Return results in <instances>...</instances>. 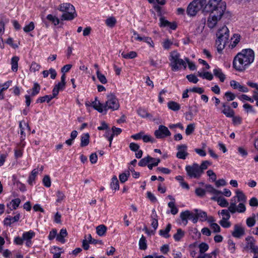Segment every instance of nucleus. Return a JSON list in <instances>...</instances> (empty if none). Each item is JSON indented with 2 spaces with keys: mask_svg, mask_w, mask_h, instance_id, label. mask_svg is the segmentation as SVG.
Segmentation results:
<instances>
[{
  "mask_svg": "<svg viewBox=\"0 0 258 258\" xmlns=\"http://www.w3.org/2000/svg\"><path fill=\"white\" fill-rule=\"evenodd\" d=\"M226 9V4L222 0H209L205 6L204 13H209L207 26L212 29L215 27L223 15Z\"/></svg>",
  "mask_w": 258,
  "mask_h": 258,
  "instance_id": "obj_1",
  "label": "nucleus"
},
{
  "mask_svg": "<svg viewBox=\"0 0 258 258\" xmlns=\"http://www.w3.org/2000/svg\"><path fill=\"white\" fill-rule=\"evenodd\" d=\"M254 59V52L250 48L243 49L234 57L233 68L239 72H243L251 64Z\"/></svg>",
  "mask_w": 258,
  "mask_h": 258,
  "instance_id": "obj_2",
  "label": "nucleus"
},
{
  "mask_svg": "<svg viewBox=\"0 0 258 258\" xmlns=\"http://www.w3.org/2000/svg\"><path fill=\"white\" fill-rule=\"evenodd\" d=\"M57 9L62 12L60 17L61 21H71L77 16L75 7L70 3L61 4L58 6Z\"/></svg>",
  "mask_w": 258,
  "mask_h": 258,
  "instance_id": "obj_3",
  "label": "nucleus"
},
{
  "mask_svg": "<svg viewBox=\"0 0 258 258\" xmlns=\"http://www.w3.org/2000/svg\"><path fill=\"white\" fill-rule=\"evenodd\" d=\"M217 39L216 40L217 49L219 53H221L228 42L229 37V31L226 26L219 29L216 33Z\"/></svg>",
  "mask_w": 258,
  "mask_h": 258,
  "instance_id": "obj_4",
  "label": "nucleus"
},
{
  "mask_svg": "<svg viewBox=\"0 0 258 258\" xmlns=\"http://www.w3.org/2000/svg\"><path fill=\"white\" fill-rule=\"evenodd\" d=\"M206 2L207 0H194L187 8V14L189 16H195L200 10H202L204 12V8L207 4Z\"/></svg>",
  "mask_w": 258,
  "mask_h": 258,
  "instance_id": "obj_5",
  "label": "nucleus"
},
{
  "mask_svg": "<svg viewBox=\"0 0 258 258\" xmlns=\"http://www.w3.org/2000/svg\"><path fill=\"white\" fill-rule=\"evenodd\" d=\"M180 54L174 51L171 53L169 60L171 61L170 67L173 72L180 70V66H183L184 69L186 68V64L184 60L179 58Z\"/></svg>",
  "mask_w": 258,
  "mask_h": 258,
  "instance_id": "obj_6",
  "label": "nucleus"
},
{
  "mask_svg": "<svg viewBox=\"0 0 258 258\" xmlns=\"http://www.w3.org/2000/svg\"><path fill=\"white\" fill-rule=\"evenodd\" d=\"M107 101L105 104L104 105V109L106 111L108 109H110L112 111L117 110L120 107V104L118 98L113 93H110L107 96Z\"/></svg>",
  "mask_w": 258,
  "mask_h": 258,
  "instance_id": "obj_7",
  "label": "nucleus"
},
{
  "mask_svg": "<svg viewBox=\"0 0 258 258\" xmlns=\"http://www.w3.org/2000/svg\"><path fill=\"white\" fill-rule=\"evenodd\" d=\"M185 169L187 176L190 178L199 179L202 175L199 167V164L197 163H194L191 165H186Z\"/></svg>",
  "mask_w": 258,
  "mask_h": 258,
  "instance_id": "obj_8",
  "label": "nucleus"
},
{
  "mask_svg": "<svg viewBox=\"0 0 258 258\" xmlns=\"http://www.w3.org/2000/svg\"><path fill=\"white\" fill-rule=\"evenodd\" d=\"M171 135L168 128L165 125H160L158 129L154 132V135L158 139H162L170 136Z\"/></svg>",
  "mask_w": 258,
  "mask_h": 258,
  "instance_id": "obj_9",
  "label": "nucleus"
},
{
  "mask_svg": "<svg viewBox=\"0 0 258 258\" xmlns=\"http://www.w3.org/2000/svg\"><path fill=\"white\" fill-rule=\"evenodd\" d=\"M85 106L87 107L91 106L95 110L98 111L100 113H102L103 111H104V105L101 104L99 101H98L97 97H95V100L92 101L91 103L88 101L86 102Z\"/></svg>",
  "mask_w": 258,
  "mask_h": 258,
  "instance_id": "obj_10",
  "label": "nucleus"
},
{
  "mask_svg": "<svg viewBox=\"0 0 258 258\" xmlns=\"http://www.w3.org/2000/svg\"><path fill=\"white\" fill-rule=\"evenodd\" d=\"M245 233L244 229L237 224L234 225L232 235L235 238H240Z\"/></svg>",
  "mask_w": 258,
  "mask_h": 258,
  "instance_id": "obj_11",
  "label": "nucleus"
},
{
  "mask_svg": "<svg viewBox=\"0 0 258 258\" xmlns=\"http://www.w3.org/2000/svg\"><path fill=\"white\" fill-rule=\"evenodd\" d=\"M222 107L224 109L221 112L227 117H231L235 114V111L231 108L230 106L227 104L226 103H222Z\"/></svg>",
  "mask_w": 258,
  "mask_h": 258,
  "instance_id": "obj_12",
  "label": "nucleus"
},
{
  "mask_svg": "<svg viewBox=\"0 0 258 258\" xmlns=\"http://www.w3.org/2000/svg\"><path fill=\"white\" fill-rule=\"evenodd\" d=\"M198 112V107L196 105L189 107V111L185 112V119L187 120H191L193 119L194 112L196 114Z\"/></svg>",
  "mask_w": 258,
  "mask_h": 258,
  "instance_id": "obj_13",
  "label": "nucleus"
},
{
  "mask_svg": "<svg viewBox=\"0 0 258 258\" xmlns=\"http://www.w3.org/2000/svg\"><path fill=\"white\" fill-rule=\"evenodd\" d=\"M151 226L154 228L153 230H149L146 226L144 227V230L148 235H154L155 234V232L158 227V219H151Z\"/></svg>",
  "mask_w": 258,
  "mask_h": 258,
  "instance_id": "obj_14",
  "label": "nucleus"
},
{
  "mask_svg": "<svg viewBox=\"0 0 258 258\" xmlns=\"http://www.w3.org/2000/svg\"><path fill=\"white\" fill-rule=\"evenodd\" d=\"M66 74H62L60 77V81L57 84H55L54 86L56 88V89L58 90L59 91H63L66 86Z\"/></svg>",
  "mask_w": 258,
  "mask_h": 258,
  "instance_id": "obj_15",
  "label": "nucleus"
},
{
  "mask_svg": "<svg viewBox=\"0 0 258 258\" xmlns=\"http://www.w3.org/2000/svg\"><path fill=\"white\" fill-rule=\"evenodd\" d=\"M68 235V232L66 228L60 229L59 233L57 234L56 236V240L63 244L66 242L64 238Z\"/></svg>",
  "mask_w": 258,
  "mask_h": 258,
  "instance_id": "obj_16",
  "label": "nucleus"
},
{
  "mask_svg": "<svg viewBox=\"0 0 258 258\" xmlns=\"http://www.w3.org/2000/svg\"><path fill=\"white\" fill-rule=\"evenodd\" d=\"M245 241L246 242L244 247L245 250H250L255 245V240L252 236H247L245 238Z\"/></svg>",
  "mask_w": 258,
  "mask_h": 258,
  "instance_id": "obj_17",
  "label": "nucleus"
},
{
  "mask_svg": "<svg viewBox=\"0 0 258 258\" xmlns=\"http://www.w3.org/2000/svg\"><path fill=\"white\" fill-rule=\"evenodd\" d=\"M214 76L219 79L221 82H224L225 80V75L223 73L222 69L217 68L213 70Z\"/></svg>",
  "mask_w": 258,
  "mask_h": 258,
  "instance_id": "obj_18",
  "label": "nucleus"
},
{
  "mask_svg": "<svg viewBox=\"0 0 258 258\" xmlns=\"http://www.w3.org/2000/svg\"><path fill=\"white\" fill-rule=\"evenodd\" d=\"M90 142V135L89 133L83 134L81 136L80 146L84 147L88 146Z\"/></svg>",
  "mask_w": 258,
  "mask_h": 258,
  "instance_id": "obj_19",
  "label": "nucleus"
},
{
  "mask_svg": "<svg viewBox=\"0 0 258 258\" xmlns=\"http://www.w3.org/2000/svg\"><path fill=\"white\" fill-rule=\"evenodd\" d=\"M206 192H208L210 194H213L215 195H219L222 194V191L215 189L212 185L207 184L205 185Z\"/></svg>",
  "mask_w": 258,
  "mask_h": 258,
  "instance_id": "obj_20",
  "label": "nucleus"
},
{
  "mask_svg": "<svg viewBox=\"0 0 258 258\" xmlns=\"http://www.w3.org/2000/svg\"><path fill=\"white\" fill-rule=\"evenodd\" d=\"M171 229V225L170 223H168L164 229H161L159 231V234L160 235L163 236L165 238H168L170 237V235L169 233Z\"/></svg>",
  "mask_w": 258,
  "mask_h": 258,
  "instance_id": "obj_21",
  "label": "nucleus"
},
{
  "mask_svg": "<svg viewBox=\"0 0 258 258\" xmlns=\"http://www.w3.org/2000/svg\"><path fill=\"white\" fill-rule=\"evenodd\" d=\"M212 199L216 201L218 205L221 207H227L229 205L227 200L222 196L213 197Z\"/></svg>",
  "mask_w": 258,
  "mask_h": 258,
  "instance_id": "obj_22",
  "label": "nucleus"
},
{
  "mask_svg": "<svg viewBox=\"0 0 258 258\" xmlns=\"http://www.w3.org/2000/svg\"><path fill=\"white\" fill-rule=\"evenodd\" d=\"M20 219V214H17L14 217H7L4 220L5 224L10 226L12 224L18 221Z\"/></svg>",
  "mask_w": 258,
  "mask_h": 258,
  "instance_id": "obj_23",
  "label": "nucleus"
},
{
  "mask_svg": "<svg viewBox=\"0 0 258 258\" xmlns=\"http://www.w3.org/2000/svg\"><path fill=\"white\" fill-rule=\"evenodd\" d=\"M110 187L115 191L119 189V181L116 176L114 175L111 179Z\"/></svg>",
  "mask_w": 258,
  "mask_h": 258,
  "instance_id": "obj_24",
  "label": "nucleus"
},
{
  "mask_svg": "<svg viewBox=\"0 0 258 258\" xmlns=\"http://www.w3.org/2000/svg\"><path fill=\"white\" fill-rule=\"evenodd\" d=\"M32 237V232L31 231H29L28 232H24L23 234L22 238L23 241L25 240L26 241V245L28 246H30L31 245V239Z\"/></svg>",
  "mask_w": 258,
  "mask_h": 258,
  "instance_id": "obj_25",
  "label": "nucleus"
},
{
  "mask_svg": "<svg viewBox=\"0 0 258 258\" xmlns=\"http://www.w3.org/2000/svg\"><path fill=\"white\" fill-rule=\"evenodd\" d=\"M168 108L174 111H178L180 109V105L179 103L174 101H170L167 103Z\"/></svg>",
  "mask_w": 258,
  "mask_h": 258,
  "instance_id": "obj_26",
  "label": "nucleus"
},
{
  "mask_svg": "<svg viewBox=\"0 0 258 258\" xmlns=\"http://www.w3.org/2000/svg\"><path fill=\"white\" fill-rule=\"evenodd\" d=\"M46 19L48 22H51L55 26L58 25L60 22L59 19L56 16L51 14L47 15Z\"/></svg>",
  "mask_w": 258,
  "mask_h": 258,
  "instance_id": "obj_27",
  "label": "nucleus"
},
{
  "mask_svg": "<svg viewBox=\"0 0 258 258\" xmlns=\"http://www.w3.org/2000/svg\"><path fill=\"white\" fill-rule=\"evenodd\" d=\"M21 201L19 199L17 198L13 200L9 204H8V207L11 210L16 209L19 206Z\"/></svg>",
  "mask_w": 258,
  "mask_h": 258,
  "instance_id": "obj_28",
  "label": "nucleus"
},
{
  "mask_svg": "<svg viewBox=\"0 0 258 258\" xmlns=\"http://www.w3.org/2000/svg\"><path fill=\"white\" fill-rule=\"evenodd\" d=\"M185 232L181 228H178L177 232L173 235V238L175 241H179L184 237Z\"/></svg>",
  "mask_w": 258,
  "mask_h": 258,
  "instance_id": "obj_29",
  "label": "nucleus"
},
{
  "mask_svg": "<svg viewBox=\"0 0 258 258\" xmlns=\"http://www.w3.org/2000/svg\"><path fill=\"white\" fill-rule=\"evenodd\" d=\"M19 57L17 56H13L11 59V64L12 66V70L16 72L18 71Z\"/></svg>",
  "mask_w": 258,
  "mask_h": 258,
  "instance_id": "obj_30",
  "label": "nucleus"
},
{
  "mask_svg": "<svg viewBox=\"0 0 258 258\" xmlns=\"http://www.w3.org/2000/svg\"><path fill=\"white\" fill-rule=\"evenodd\" d=\"M138 55L137 53L134 51H131L128 53H125L122 52L121 53V56L125 59H133L136 58Z\"/></svg>",
  "mask_w": 258,
  "mask_h": 258,
  "instance_id": "obj_31",
  "label": "nucleus"
},
{
  "mask_svg": "<svg viewBox=\"0 0 258 258\" xmlns=\"http://www.w3.org/2000/svg\"><path fill=\"white\" fill-rule=\"evenodd\" d=\"M139 248L141 250H146L147 248V240L146 237L142 235L139 242Z\"/></svg>",
  "mask_w": 258,
  "mask_h": 258,
  "instance_id": "obj_32",
  "label": "nucleus"
},
{
  "mask_svg": "<svg viewBox=\"0 0 258 258\" xmlns=\"http://www.w3.org/2000/svg\"><path fill=\"white\" fill-rule=\"evenodd\" d=\"M137 113L140 116L143 118L150 117L152 116L145 109L142 108H139L137 110Z\"/></svg>",
  "mask_w": 258,
  "mask_h": 258,
  "instance_id": "obj_33",
  "label": "nucleus"
},
{
  "mask_svg": "<svg viewBox=\"0 0 258 258\" xmlns=\"http://www.w3.org/2000/svg\"><path fill=\"white\" fill-rule=\"evenodd\" d=\"M107 231V227L104 225H100L96 227V233L100 236H103Z\"/></svg>",
  "mask_w": 258,
  "mask_h": 258,
  "instance_id": "obj_34",
  "label": "nucleus"
},
{
  "mask_svg": "<svg viewBox=\"0 0 258 258\" xmlns=\"http://www.w3.org/2000/svg\"><path fill=\"white\" fill-rule=\"evenodd\" d=\"M116 22V20L114 17H110L105 20V24L110 28L114 27Z\"/></svg>",
  "mask_w": 258,
  "mask_h": 258,
  "instance_id": "obj_35",
  "label": "nucleus"
},
{
  "mask_svg": "<svg viewBox=\"0 0 258 258\" xmlns=\"http://www.w3.org/2000/svg\"><path fill=\"white\" fill-rule=\"evenodd\" d=\"M237 200L239 202L245 203L246 201V197L242 191L237 190L236 192Z\"/></svg>",
  "mask_w": 258,
  "mask_h": 258,
  "instance_id": "obj_36",
  "label": "nucleus"
},
{
  "mask_svg": "<svg viewBox=\"0 0 258 258\" xmlns=\"http://www.w3.org/2000/svg\"><path fill=\"white\" fill-rule=\"evenodd\" d=\"M198 76L202 78L203 79H206L209 81H211L213 79V76L211 73L206 72L205 73L198 72Z\"/></svg>",
  "mask_w": 258,
  "mask_h": 258,
  "instance_id": "obj_37",
  "label": "nucleus"
},
{
  "mask_svg": "<svg viewBox=\"0 0 258 258\" xmlns=\"http://www.w3.org/2000/svg\"><path fill=\"white\" fill-rule=\"evenodd\" d=\"M152 159L151 158V156L149 155H148L147 157H145L139 162L138 165L140 167H145L147 165L148 163L151 162L150 160Z\"/></svg>",
  "mask_w": 258,
  "mask_h": 258,
  "instance_id": "obj_38",
  "label": "nucleus"
},
{
  "mask_svg": "<svg viewBox=\"0 0 258 258\" xmlns=\"http://www.w3.org/2000/svg\"><path fill=\"white\" fill-rule=\"evenodd\" d=\"M232 118V123L234 126H238L242 123V118L239 116H235L233 115V116H231Z\"/></svg>",
  "mask_w": 258,
  "mask_h": 258,
  "instance_id": "obj_39",
  "label": "nucleus"
},
{
  "mask_svg": "<svg viewBox=\"0 0 258 258\" xmlns=\"http://www.w3.org/2000/svg\"><path fill=\"white\" fill-rule=\"evenodd\" d=\"M52 100L50 95H46L42 97H39L36 101V103H43L44 102H46L47 103H49Z\"/></svg>",
  "mask_w": 258,
  "mask_h": 258,
  "instance_id": "obj_40",
  "label": "nucleus"
},
{
  "mask_svg": "<svg viewBox=\"0 0 258 258\" xmlns=\"http://www.w3.org/2000/svg\"><path fill=\"white\" fill-rule=\"evenodd\" d=\"M190 212L188 210H186L180 213V217L183 223H184V221H186V222H187L190 216Z\"/></svg>",
  "mask_w": 258,
  "mask_h": 258,
  "instance_id": "obj_41",
  "label": "nucleus"
},
{
  "mask_svg": "<svg viewBox=\"0 0 258 258\" xmlns=\"http://www.w3.org/2000/svg\"><path fill=\"white\" fill-rule=\"evenodd\" d=\"M211 165V162L208 160L203 161L200 165H199V167L201 170V173L203 174L204 173V170L207 169L208 166Z\"/></svg>",
  "mask_w": 258,
  "mask_h": 258,
  "instance_id": "obj_42",
  "label": "nucleus"
},
{
  "mask_svg": "<svg viewBox=\"0 0 258 258\" xmlns=\"http://www.w3.org/2000/svg\"><path fill=\"white\" fill-rule=\"evenodd\" d=\"M96 75L98 79L102 84H105L107 83V80L105 76L101 74L99 70H97L96 72Z\"/></svg>",
  "mask_w": 258,
  "mask_h": 258,
  "instance_id": "obj_43",
  "label": "nucleus"
},
{
  "mask_svg": "<svg viewBox=\"0 0 258 258\" xmlns=\"http://www.w3.org/2000/svg\"><path fill=\"white\" fill-rule=\"evenodd\" d=\"M56 195L57 197V199L56 200V203H60L66 198V196L63 192L60 190H57Z\"/></svg>",
  "mask_w": 258,
  "mask_h": 258,
  "instance_id": "obj_44",
  "label": "nucleus"
},
{
  "mask_svg": "<svg viewBox=\"0 0 258 258\" xmlns=\"http://www.w3.org/2000/svg\"><path fill=\"white\" fill-rule=\"evenodd\" d=\"M43 184L46 187H49L51 186V181L49 175H46L44 176L42 180Z\"/></svg>",
  "mask_w": 258,
  "mask_h": 258,
  "instance_id": "obj_45",
  "label": "nucleus"
},
{
  "mask_svg": "<svg viewBox=\"0 0 258 258\" xmlns=\"http://www.w3.org/2000/svg\"><path fill=\"white\" fill-rule=\"evenodd\" d=\"M200 249V252L201 254L204 253L206 251H207L209 248V245L205 242H202L199 244V246Z\"/></svg>",
  "mask_w": 258,
  "mask_h": 258,
  "instance_id": "obj_46",
  "label": "nucleus"
},
{
  "mask_svg": "<svg viewBox=\"0 0 258 258\" xmlns=\"http://www.w3.org/2000/svg\"><path fill=\"white\" fill-rule=\"evenodd\" d=\"M195 124L194 123H190L187 125L185 129V134L187 136L191 135L195 131Z\"/></svg>",
  "mask_w": 258,
  "mask_h": 258,
  "instance_id": "obj_47",
  "label": "nucleus"
},
{
  "mask_svg": "<svg viewBox=\"0 0 258 258\" xmlns=\"http://www.w3.org/2000/svg\"><path fill=\"white\" fill-rule=\"evenodd\" d=\"M173 44L172 41L169 39H166L162 42V47L165 50H168Z\"/></svg>",
  "mask_w": 258,
  "mask_h": 258,
  "instance_id": "obj_48",
  "label": "nucleus"
},
{
  "mask_svg": "<svg viewBox=\"0 0 258 258\" xmlns=\"http://www.w3.org/2000/svg\"><path fill=\"white\" fill-rule=\"evenodd\" d=\"M12 81L10 80L6 82L4 84H0V91L3 93L4 91L7 90L11 85Z\"/></svg>",
  "mask_w": 258,
  "mask_h": 258,
  "instance_id": "obj_49",
  "label": "nucleus"
},
{
  "mask_svg": "<svg viewBox=\"0 0 258 258\" xmlns=\"http://www.w3.org/2000/svg\"><path fill=\"white\" fill-rule=\"evenodd\" d=\"M228 250L230 251V253H234L235 251V244L234 241L231 239H229L228 240Z\"/></svg>",
  "mask_w": 258,
  "mask_h": 258,
  "instance_id": "obj_50",
  "label": "nucleus"
},
{
  "mask_svg": "<svg viewBox=\"0 0 258 258\" xmlns=\"http://www.w3.org/2000/svg\"><path fill=\"white\" fill-rule=\"evenodd\" d=\"M142 140L145 143L150 142L151 143H154L155 142V140L150 135H143Z\"/></svg>",
  "mask_w": 258,
  "mask_h": 258,
  "instance_id": "obj_51",
  "label": "nucleus"
},
{
  "mask_svg": "<svg viewBox=\"0 0 258 258\" xmlns=\"http://www.w3.org/2000/svg\"><path fill=\"white\" fill-rule=\"evenodd\" d=\"M224 95L228 101H233L236 98V95L230 91L226 92Z\"/></svg>",
  "mask_w": 258,
  "mask_h": 258,
  "instance_id": "obj_52",
  "label": "nucleus"
},
{
  "mask_svg": "<svg viewBox=\"0 0 258 258\" xmlns=\"http://www.w3.org/2000/svg\"><path fill=\"white\" fill-rule=\"evenodd\" d=\"M57 235V230L55 228L52 229L49 233L48 239L49 240H53L55 238H56Z\"/></svg>",
  "mask_w": 258,
  "mask_h": 258,
  "instance_id": "obj_53",
  "label": "nucleus"
},
{
  "mask_svg": "<svg viewBox=\"0 0 258 258\" xmlns=\"http://www.w3.org/2000/svg\"><path fill=\"white\" fill-rule=\"evenodd\" d=\"M19 127H20V133L21 135H22V138L23 137V136L24 137L25 136V127L26 128L28 127L27 126L26 123L25 122H20L19 123Z\"/></svg>",
  "mask_w": 258,
  "mask_h": 258,
  "instance_id": "obj_54",
  "label": "nucleus"
},
{
  "mask_svg": "<svg viewBox=\"0 0 258 258\" xmlns=\"http://www.w3.org/2000/svg\"><path fill=\"white\" fill-rule=\"evenodd\" d=\"M159 21V26L160 27H168V25L170 24V22L166 20L164 17H160Z\"/></svg>",
  "mask_w": 258,
  "mask_h": 258,
  "instance_id": "obj_55",
  "label": "nucleus"
},
{
  "mask_svg": "<svg viewBox=\"0 0 258 258\" xmlns=\"http://www.w3.org/2000/svg\"><path fill=\"white\" fill-rule=\"evenodd\" d=\"M229 220H224L222 219L219 222L221 226L224 228H228L231 226V223L228 221Z\"/></svg>",
  "mask_w": 258,
  "mask_h": 258,
  "instance_id": "obj_56",
  "label": "nucleus"
},
{
  "mask_svg": "<svg viewBox=\"0 0 258 258\" xmlns=\"http://www.w3.org/2000/svg\"><path fill=\"white\" fill-rule=\"evenodd\" d=\"M220 214L222 216V219L224 220H229L230 218V215L228 210H222Z\"/></svg>",
  "mask_w": 258,
  "mask_h": 258,
  "instance_id": "obj_57",
  "label": "nucleus"
},
{
  "mask_svg": "<svg viewBox=\"0 0 258 258\" xmlns=\"http://www.w3.org/2000/svg\"><path fill=\"white\" fill-rule=\"evenodd\" d=\"M186 78L189 82L195 84L197 83L199 81V79L195 75H188L186 76Z\"/></svg>",
  "mask_w": 258,
  "mask_h": 258,
  "instance_id": "obj_58",
  "label": "nucleus"
},
{
  "mask_svg": "<svg viewBox=\"0 0 258 258\" xmlns=\"http://www.w3.org/2000/svg\"><path fill=\"white\" fill-rule=\"evenodd\" d=\"M198 216V219L200 218L202 221H205L207 220V214L206 212L200 211V213H196Z\"/></svg>",
  "mask_w": 258,
  "mask_h": 258,
  "instance_id": "obj_59",
  "label": "nucleus"
},
{
  "mask_svg": "<svg viewBox=\"0 0 258 258\" xmlns=\"http://www.w3.org/2000/svg\"><path fill=\"white\" fill-rule=\"evenodd\" d=\"M254 217H248L246 220V223L248 227H253L255 224Z\"/></svg>",
  "mask_w": 258,
  "mask_h": 258,
  "instance_id": "obj_60",
  "label": "nucleus"
},
{
  "mask_svg": "<svg viewBox=\"0 0 258 258\" xmlns=\"http://www.w3.org/2000/svg\"><path fill=\"white\" fill-rule=\"evenodd\" d=\"M189 91L191 92L197 93L199 94H202L204 92V89L203 88L194 87L192 88H189Z\"/></svg>",
  "mask_w": 258,
  "mask_h": 258,
  "instance_id": "obj_61",
  "label": "nucleus"
},
{
  "mask_svg": "<svg viewBox=\"0 0 258 258\" xmlns=\"http://www.w3.org/2000/svg\"><path fill=\"white\" fill-rule=\"evenodd\" d=\"M195 193L198 196L203 197L206 194V190L201 187H198L195 190Z\"/></svg>",
  "mask_w": 258,
  "mask_h": 258,
  "instance_id": "obj_62",
  "label": "nucleus"
},
{
  "mask_svg": "<svg viewBox=\"0 0 258 258\" xmlns=\"http://www.w3.org/2000/svg\"><path fill=\"white\" fill-rule=\"evenodd\" d=\"M130 176V173H128L127 174L125 173H122L121 174H120L119 175V179L121 183H124L127 180L128 177Z\"/></svg>",
  "mask_w": 258,
  "mask_h": 258,
  "instance_id": "obj_63",
  "label": "nucleus"
},
{
  "mask_svg": "<svg viewBox=\"0 0 258 258\" xmlns=\"http://www.w3.org/2000/svg\"><path fill=\"white\" fill-rule=\"evenodd\" d=\"M250 206L252 207H258V200L255 197H252L249 201Z\"/></svg>",
  "mask_w": 258,
  "mask_h": 258,
  "instance_id": "obj_64",
  "label": "nucleus"
}]
</instances>
